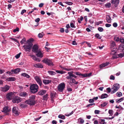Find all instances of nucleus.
Segmentation results:
<instances>
[{"mask_svg": "<svg viewBox=\"0 0 124 124\" xmlns=\"http://www.w3.org/2000/svg\"><path fill=\"white\" fill-rule=\"evenodd\" d=\"M34 39L31 38L26 42V43H25V45L23 46L25 51L29 52L30 51L33 45L32 43Z\"/></svg>", "mask_w": 124, "mask_h": 124, "instance_id": "obj_1", "label": "nucleus"}, {"mask_svg": "<svg viewBox=\"0 0 124 124\" xmlns=\"http://www.w3.org/2000/svg\"><path fill=\"white\" fill-rule=\"evenodd\" d=\"M30 98L29 99L25 101V103L31 105H34L35 103V96L34 95H32L30 97Z\"/></svg>", "mask_w": 124, "mask_h": 124, "instance_id": "obj_2", "label": "nucleus"}, {"mask_svg": "<svg viewBox=\"0 0 124 124\" xmlns=\"http://www.w3.org/2000/svg\"><path fill=\"white\" fill-rule=\"evenodd\" d=\"M39 86L37 84H33L30 86V90L31 93H35L38 91Z\"/></svg>", "mask_w": 124, "mask_h": 124, "instance_id": "obj_3", "label": "nucleus"}, {"mask_svg": "<svg viewBox=\"0 0 124 124\" xmlns=\"http://www.w3.org/2000/svg\"><path fill=\"white\" fill-rule=\"evenodd\" d=\"M119 84L116 83L114 84L111 88L112 90L111 93H113L116 92L119 89Z\"/></svg>", "mask_w": 124, "mask_h": 124, "instance_id": "obj_4", "label": "nucleus"}, {"mask_svg": "<svg viewBox=\"0 0 124 124\" xmlns=\"http://www.w3.org/2000/svg\"><path fill=\"white\" fill-rule=\"evenodd\" d=\"M65 85L64 83L60 84L58 86V90L60 92H62L65 88Z\"/></svg>", "mask_w": 124, "mask_h": 124, "instance_id": "obj_5", "label": "nucleus"}, {"mask_svg": "<svg viewBox=\"0 0 124 124\" xmlns=\"http://www.w3.org/2000/svg\"><path fill=\"white\" fill-rule=\"evenodd\" d=\"M42 62L49 66L53 65L52 62L49 59L47 58H45L42 61Z\"/></svg>", "mask_w": 124, "mask_h": 124, "instance_id": "obj_6", "label": "nucleus"}, {"mask_svg": "<svg viewBox=\"0 0 124 124\" xmlns=\"http://www.w3.org/2000/svg\"><path fill=\"white\" fill-rule=\"evenodd\" d=\"M12 112L15 116H17L19 114V109L18 108L14 107L12 109Z\"/></svg>", "mask_w": 124, "mask_h": 124, "instance_id": "obj_7", "label": "nucleus"}, {"mask_svg": "<svg viewBox=\"0 0 124 124\" xmlns=\"http://www.w3.org/2000/svg\"><path fill=\"white\" fill-rule=\"evenodd\" d=\"M34 78L37 83L41 86L42 84V81L40 78L38 76H36Z\"/></svg>", "mask_w": 124, "mask_h": 124, "instance_id": "obj_8", "label": "nucleus"}, {"mask_svg": "<svg viewBox=\"0 0 124 124\" xmlns=\"http://www.w3.org/2000/svg\"><path fill=\"white\" fill-rule=\"evenodd\" d=\"M22 99L18 96H16L12 100V102L14 103H18L21 101Z\"/></svg>", "mask_w": 124, "mask_h": 124, "instance_id": "obj_9", "label": "nucleus"}, {"mask_svg": "<svg viewBox=\"0 0 124 124\" xmlns=\"http://www.w3.org/2000/svg\"><path fill=\"white\" fill-rule=\"evenodd\" d=\"M9 87L7 85L4 87H1L0 88V90L3 92H6L9 89Z\"/></svg>", "mask_w": 124, "mask_h": 124, "instance_id": "obj_10", "label": "nucleus"}, {"mask_svg": "<svg viewBox=\"0 0 124 124\" xmlns=\"http://www.w3.org/2000/svg\"><path fill=\"white\" fill-rule=\"evenodd\" d=\"M36 53V54L37 56L40 58H42L43 57V52H42L40 50H39Z\"/></svg>", "mask_w": 124, "mask_h": 124, "instance_id": "obj_11", "label": "nucleus"}, {"mask_svg": "<svg viewBox=\"0 0 124 124\" xmlns=\"http://www.w3.org/2000/svg\"><path fill=\"white\" fill-rule=\"evenodd\" d=\"M39 50L38 46L36 45H34L33 47L32 51L34 53H36Z\"/></svg>", "mask_w": 124, "mask_h": 124, "instance_id": "obj_12", "label": "nucleus"}, {"mask_svg": "<svg viewBox=\"0 0 124 124\" xmlns=\"http://www.w3.org/2000/svg\"><path fill=\"white\" fill-rule=\"evenodd\" d=\"M10 110V108L8 106L5 107L3 108L2 111L5 113H7L9 112Z\"/></svg>", "mask_w": 124, "mask_h": 124, "instance_id": "obj_13", "label": "nucleus"}, {"mask_svg": "<svg viewBox=\"0 0 124 124\" xmlns=\"http://www.w3.org/2000/svg\"><path fill=\"white\" fill-rule=\"evenodd\" d=\"M19 95L21 97H26L28 96V94L26 92H23L19 93Z\"/></svg>", "mask_w": 124, "mask_h": 124, "instance_id": "obj_14", "label": "nucleus"}, {"mask_svg": "<svg viewBox=\"0 0 124 124\" xmlns=\"http://www.w3.org/2000/svg\"><path fill=\"white\" fill-rule=\"evenodd\" d=\"M78 83V82L76 81L74 78H72L70 81V85L73 84H77Z\"/></svg>", "mask_w": 124, "mask_h": 124, "instance_id": "obj_15", "label": "nucleus"}, {"mask_svg": "<svg viewBox=\"0 0 124 124\" xmlns=\"http://www.w3.org/2000/svg\"><path fill=\"white\" fill-rule=\"evenodd\" d=\"M109 64V63L108 62H107L101 64L100 65V68L101 69H102L104 67H105L108 65Z\"/></svg>", "mask_w": 124, "mask_h": 124, "instance_id": "obj_16", "label": "nucleus"}, {"mask_svg": "<svg viewBox=\"0 0 124 124\" xmlns=\"http://www.w3.org/2000/svg\"><path fill=\"white\" fill-rule=\"evenodd\" d=\"M46 92V90H42L38 92V94L39 95H43L45 94Z\"/></svg>", "mask_w": 124, "mask_h": 124, "instance_id": "obj_17", "label": "nucleus"}, {"mask_svg": "<svg viewBox=\"0 0 124 124\" xmlns=\"http://www.w3.org/2000/svg\"><path fill=\"white\" fill-rule=\"evenodd\" d=\"M119 2V0H112L111 3L112 4L118 5Z\"/></svg>", "mask_w": 124, "mask_h": 124, "instance_id": "obj_18", "label": "nucleus"}, {"mask_svg": "<svg viewBox=\"0 0 124 124\" xmlns=\"http://www.w3.org/2000/svg\"><path fill=\"white\" fill-rule=\"evenodd\" d=\"M111 51V54L113 55H115L117 52V49L116 48H114L112 49Z\"/></svg>", "mask_w": 124, "mask_h": 124, "instance_id": "obj_19", "label": "nucleus"}, {"mask_svg": "<svg viewBox=\"0 0 124 124\" xmlns=\"http://www.w3.org/2000/svg\"><path fill=\"white\" fill-rule=\"evenodd\" d=\"M20 71V69L18 68H17L15 70H11V72L15 74L18 73Z\"/></svg>", "mask_w": 124, "mask_h": 124, "instance_id": "obj_20", "label": "nucleus"}, {"mask_svg": "<svg viewBox=\"0 0 124 124\" xmlns=\"http://www.w3.org/2000/svg\"><path fill=\"white\" fill-rule=\"evenodd\" d=\"M107 22L109 23H110L111 22V19L109 15H107L106 17Z\"/></svg>", "mask_w": 124, "mask_h": 124, "instance_id": "obj_21", "label": "nucleus"}, {"mask_svg": "<svg viewBox=\"0 0 124 124\" xmlns=\"http://www.w3.org/2000/svg\"><path fill=\"white\" fill-rule=\"evenodd\" d=\"M34 66L38 68H42L43 67L42 65L39 63L34 64Z\"/></svg>", "mask_w": 124, "mask_h": 124, "instance_id": "obj_22", "label": "nucleus"}, {"mask_svg": "<svg viewBox=\"0 0 124 124\" xmlns=\"http://www.w3.org/2000/svg\"><path fill=\"white\" fill-rule=\"evenodd\" d=\"M15 78L14 77H11L7 79V80L8 81H14L15 80Z\"/></svg>", "mask_w": 124, "mask_h": 124, "instance_id": "obj_23", "label": "nucleus"}, {"mask_svg": "<svg viewBox=\"0 0 124 124\" xmlns=\"http://www.w3.org/2000/svg\"><path fill=\"white\" fill-rule=\"evenodd\" d=\"M13 95V93L12 92L8 93L7 95V98L8 99H10L11 98V97Z\"/></svg>", "mask_w": 124, "mask_h": 124, "instance_id": "obj_24", "label": "nucleus"}, {"mask_svg": "<svg viewBox=\"0 0 124 124\" xmlns=\"http://www.w3.org/2000/svg\"><path fill=\"white\" fill-rule=\"evenodd\" d=\"M51 81L49 80H44L43 81V83L45 84H48L50 83Z\"/></svg>", "mask_w": 124, "mask_h": 124, "instance_id": "obj_25", "label": "nucleus"}, {"mask_svg": "<svg viewBox=\"0 0 124 124\" xmlns=\"http://www.w3.org/2000/svg\"><path fill=\"white\" fill-rule=\"evenodd\" d=\"M21 75L22 76L26 77L27 78H29L30 77V76L29 75L25 73H22Z\"/></svg>", "mask_w": 124, "mask_h": 124, "instance_id": "obj_26", "label": "nucleus"}, {"mask_svg": "<svg viewBox=\"0 0 124 124\" xmlns=\"http://www.w3.org/2000/svg\"><path fill=\"white\" fill-rule=\"evenodd\" d=\"M108 95L106 93L103 94L101 96V99L106 98L108 97Z\"/></svg>", "mask_w": 124, "mask_h": 124, "instance_id": "obj_27", "label": "nucleus"}, {"mask_svg": "<svg viewBox=\"0 0 124 124\" xmlns=\"http://www.w3.org/2000/svg\"><path fill=\"white\" fill-rule=\"evenodd\" d=\"M124 98H122L119 99H117L116 100V101L117 103H119L122 101L124 100Z\"/></svg>", "mask_w": 124, "mask_h": 124, "instance_id": "obj_28", "label": "nucleus"}, {"mask_svg": "<svg viewBox=\"0 0 124 124\" xmlns=\"http://www.w3.org/2000/svg\"><path fill=\"white\" fill-rule=\"evenodd\" d=\"M58 117L62 119H65V116L61 114L59 115L58 116Z\"/></svg>", "mask_w": 124, "mask_h": 124, "instance_id": "obj_29", "label": "nucleus"}, {"mask_svg": "<svg viewBox=\"0 0 124 124\" xmlns=\"http://www.w3.org/2000/svg\"><path fill=\"white\" fill-rule=\"evenodd\" d=\"M78 121L80 123L82 124L84 123V121L82 118H80L78 119Z\"/></svg>", "mask_w": 124, "mask_h": 124, "instance_id": "obj_30", "label": "nucleus"}, {"mask_svg": "<svg viewBox=\"0 0 124 124\" xmlns=\"http://www.w3.org/2000/svg\"><path fill=\"white\" fill-rule=\"evenodd\" d=\"M91 75V74L90 73L89 74H81V75L80 76H81L83 77H85L87 76H89Z\"/></svg>", "mask_w": 124, "mask_h": 124, "instance_id": "obj_31", "label": "nucleus"}, {"mask_svg": "<svg viewBox=\"0 0 124 124\" xmlns=\"http://www.w3.org/2000/svg\"><path fill=\"white\" fill-rule=\"evenodd\" d=\"M48 72L51 75H54L55 74L54 72L51 70H49Z\"/></svg>", "mask_w": 124, "mask_h": 124, "instance_id": "obj_32", "label": "nucleus"}, {"mask_svg": "<svg viewBox=\"0 0 124 124\" xmlns=\"http://www.w3.org/2000/svg\"><path fill=\"white\" fill-rule=\"evenodd\" d=\"M116 46V44L115 42L113 41H111V48Z\"/></svg>", "mask_w": 124, "mask_h": 124, "instance_id": "obj_33", "label": "nucleus"}, {"mask_svg": "<svg viewBox=\"0 0 124 124\" xmlns=\"http://www.w3.org/2000/svg\"><path fill=\"white\" fill-rule=\"evenodd\" d=\"M100 124H106L107 123L105 122V120L104 119H101L100 121Z\"/></svg>", "mask_w": 124, "mask_h": 124, "instance_id": "obj_34", "label": "nucleus"}, {"mask_svg": "<svg viewBox=\"0 0 124 124\" xmlns=\"http://www.w3.org/2000/svg\"><path fill=\"white\" fill-rule=\"evenodd\" d=\"M116 95L118 97L121 96L122 95V93L120 92H118L116 93Z\"/></svg>", "mask_w": 124, "mask_h": 124, "instance_id": "obj_35", "label": "nucleus"}, {"mask_svg": "<svg viewBox=\"0 0 124 124\" xmlns=\"http://www.w3.org/2000/svg\"><path fill=\"white\" fill-rule=\"evenodd\" d=\"M113 110L112 109H109L108 111V113L111 116H112L113 115Z\"/></svg>", "mask_w": 124, "mask_h": 124, "instance_id": "obj_36", "label": "nucleus"}, {"mask_svg": "<svg viewBox=\"0 0 124 124\" xmlns=\"http://www.w3.org/2000/svg\"><path fill=\"white\" fill-rule=\"evenodd\" d=\"M44 35V34L43 32L39 33L38 35V37L39 38H41Z\"/></svg>", "mask_w": 124, "mask_h": 124, "instance_id": "obj_37", "label": "nucleus"}, {"mask_svg": "<svg viewBox=\"0 0 124 124\" xmlns=\"http://www.w3.org/2000/svg\"><path fill=\"white\" fill-rule=\"evenodd\" d=\"M108 104L107 102H104L101 104V106L102 107H104L106 106Z\"/></svg>", "mask_w": 124, "mask_h": 124, "instance_id": "obj_38", "label": "nucleus"}, {"mask_svg": "<svg viewBox=\"0 0 124 124\" xmlns=\"http://www.w3.org/2000/svg\"><path fill=\"white\" fill-rule=\"evenodd\" d=\"M55 71L57 73H58L62 74L65 73V72L64 71H62L57 70H56Z\"/></svg>", "mask_w": 124, "mask_h": 124, "instance_id": "obj_39", "label": "nucleus"}, {"mask_svg": "<svg viewBox=\"0 0 124 124\" xmlns=\"http://www.w3.org/2000/svg\"><path fill=\"white\" fill-rule=\"evenodd\" d=\"M95 36L99 39H101V37L100 36L99 34L98 33L96 34Z\"/></svg>", "mask_w": 124, "mask_h": 124, "instance_id": "obj_40", "label": "nucleus"}, {"mask_svg": "<svg viewBox=\"0 0 124 124\" xmlns=\"http://www.w3.org/2000/svg\"><path fill=\"white\" fill-rule=\"evenodd\" d=\"M114 39L117 42L119 41L120 40L119 37H115Z\"/></svg>", "mask_w": 124, "mask_h": 124, "instance_id": "obj_41", "label": "nucleus"}, {"mask_svg": "<svg viewBox=\"0 0 124 124\" xmlns=\"http://www.w3.org/2000/svg\"><path fill=\"white\" fill-rule=\"evenodd\" d=\"M73 72V71H70L68 72V74H69V75L70 76L72 77Z\"/></svg>", "mask_w": 124, "mask_h": 124, "instance_id": "obj_42", "label": "nucleus"}, {"mask_svg": "<svg viewBox=\"0 0 124 124\" xmlns=\"http://www.w3.org/2000/svg\"><path fill=\"white\" fill-rule=\"evenodd\" d=\"M70 26L72 28H75L76 26H75L74 23H70Z\"/></svg>", "mask_w": 124, "mask_h": 124, "instance_id": "obj_43", "label": "nucleus"}, {"mask_svg": "<svg viewBox=\"0 0 124 124\" xmlns=\"http://www.w3.org/2000/svg\"><path fill=\"white\" fill-rule=\"evenodd\" d=\"M83 18V17H81L80 18L78 19V22L79 23H81V21H82Z\"/></svg>", "mask_w": 124, "mask_h": 124, "instance_id": "obj_44", "label": "nucleus"}, {"mask_svg": "<svg viewBox=\"0 0 124 124\" xmlns=\"http://www.w3.org/2000/svg\"><path fill=\"white\" fill-rule=\"evenodd\" d=\"M106 7L107 8L110 7L111 6V4L110 3H107L105 5Z\"/></svg>", "mask_w": 124, "mask_h": 124, "instance_id": "obj_45", "label": "nucleus"}, {"mask_svg": "<svg viewBox=\"0 0 124 124\" xmlns=\"http://www.w3.org/2000/svg\"><path fill=\"white\" fill-rule=\"evenodd\" d=\"M47 95L46 94V95H44L43 96V99L44 100H46L47 99Z\"/></svg>", "mask_w": 124, "mask_h": 124, "instance_id": "obj_46", "label": "nucleus"}, {"mask_svg": "<svg viewBox=\"0 0 124 124\" xmlns=\"http://www.w3.org/2000/svg\"><path fill=\"white\" fill-rule=\"evenodd\" d=\"M98 30L100 32L103 31V29L102 27H99L98 28Z\"/></svg>", "mask_w": 124, "mask_h": 124, "instance_id": "obj_47", "label": "nucleus"}, {"mask_svg": "<svg viewBox=\"0 0 124 124\" xmlns=\"http://www.w3.org/2000/svg\"><path fill=\"white\" fill-rule=\"evenodd\" d=\"M21 54V53H19V54H17L16 56H15V57L16 59L18 58L20 56V55Z\"/></svg>", "mask_w": 124, "mask_h": 124, "instance_id": "obj_48", "label": "nucleus"}, {"mask_svg": "<svg viewBox=\"0 0 124 124\" xmlns=\"http://www.w3.org/2000/svg\"><path fill=\"white\" fill-rule=\"evenodd\" d=\"M31 56L33 57V59L35 61H37V59H38V58L36 57L35 56H33V55H32Z\"/></svg>", "mask_w": 124, "mask_h": 124, "instance_id": "obj_49", "label": "nucleus"}, {"mask_svg": "<svg viewBox=\"0 0 124 124\" xmlns=\"http://www.w3.org/2000/svg\"><path fill=\"white\" fill-rule=\"evenodd\" d=\"M19 31V28L18 27H17L16 29H14L13 30V31L14 32H16L17 31Z\"/></svg>", "mask_w": 124, "mask_h": 124, "instance_id": "obj_50", "label": "nucleus"}, {"mask_svg": "<svg viewBox=\"0 0 124 124\" xmlns=\"http://www.w3.org/2000/svg\"><path fill=\"white\" fill-rule=\"evenodd\" d=\"M50 95L52 98H54L55 96L54 93L52 92L51 93Z\"/></svg>", "mask_w": 124, "mask_h": 124, "instance_id": "obj_51", "label": "nucleus"}, {"mask_svg": "<svg viewBox=\"0 0 124 124\" xmlns=\"http://www.w3.org/2000/svg\"><path fill=\"white\" fill-rule=\"evenodd\" d=\"M100 111L99 110H95L94 111V113L95 114H99Z\"/></svg>", "mask_w": 124, "mask_h": 124, "instance_id": "obj_52", "label": "nucleus"}, {"mask_svg": "<svg viewBox=\"0 0 124 124\" xmlns=\"http://www.w3.org/2000/svg\"><path fill=\"white\" fill-rule=\"evenodd\" d=\"M89 103H93L94 102V100L93 99H90L89 100Z\"/></svg>", "mask_w": 124, "mask_h": 124, "instance_id": "obj_53", "label": "nucleus"}, {"mask_svg": "<svg viewBox=\"0 0 124 124\" xmlns=\"http://www.w3.org/2000/svg\"><path fill=\"white\" fill-rule=\"evenodd\" d=\"M25 38L23 39L22 40L20 41V43L22 44L23 43H24L25 42Z\"/></svg>", "mask_w": 124, "mask_h": 124, "instance_id": "obj_54", "label": "nucleus"}, {"mask_svg": "<svg viewBox=\"0 0 124 124\" xmlns=\"http://www.w3.org/2000/svg\"><path fill=\"white\" fill-rule=\"evenodd\" d=\"M74 74L75 75H78L79 76H80L81 75V74L79 72H76L74 73Z\"/></svg>", "mask_w": 124, "mask_h": 124, "instance_id": "obj_55", "label": "nucleus"}, {"mask_svg": "<svg viewBox=\"0 0 124 124\" xmlns=\"http://www.w3.org/2000/svg\"><path fill=\"white\" fill-rule=\"evenodd\" d=\"M62 69H64V70H66L68 71H70V70H72V69H68V68H62Z\"/></svg>", "mask_w": 124, "mask_h": 124, "instance_id": "obj_56", "label": "nucleus"}, {"mask_svg": "<svg viewBox=\"0 0 124 124\" xmlns=\"http://www.w3.org/2000/svg\"><path fill=\"white\" fill-rule=\"evenodd\" d=\"M10 39L12 40L13 41H15L17 43H19V42H18V41L16 39H14L12 38H10Z\"/></svg>", "mask_w": 124, "mask_h": 124, "instance_id": "obj_57", "label": "nucleus"}, {"mask_svg": "<svg viewBox=\"0 0 124 124\" xmlns=\"http://www.w3.org/2000/svg\"><path fill=\"white\" fill-rule=\"evenodd\" d=\"M111 26V24L108 23H106L105 24V26L106 27H110Z\"/></svg>", "mask_w": 124, "mask_h": 124, "instance_id": "obj_58", "label": "nucleus"}, {"mask_svg": "<svg viewBox=\"0 0 124 124\" xmlns=\"http://www.w3.org/2000/svg\"><path fill=\"white\" fill-rule=\"evenodd\" d=\"M117 24L116 23H114L113 24V26L115 27H116L117 26Z\"/></svg>", "mask_w": 124, "mask_h": 124, "instance_id": "obj_59", "label": "nucleus"}, {"mask_svg": "<svg viewBox=\"0 0 124 124\" xmlns=\"http://www.w3.org/2000/svg\"><path fill=\"white\" fill-rule=\"evenodd\" d=\"M26 12V10H25L23 9L22 10L21 12V15H23L24 13L25 12Z\"/></svg>", "mask_w": 124, "mask_h": 124, "instance_id": "obj_60", "label": "nucleus"}, {"mask_svg": "<svg viewBox=\"0 0 124 124\" xmlns=\"http://www.w3.org/2000/svg\"><path fill=\"white\" fill-rule=\"evenodd\" d=\"M110 79L114 80L115 78L114 76L113 75H111L110 77Z\"/></svg>", "mask_w": 124, "mask_h": 124, "instance_id": "obj_61", "label": "nucleus"}, {"mask_svg": "<svg viewBox=\"0 0 124 124\" xmlns=\"http://www.w3.org/2000/svg\"><path fill=\"white\" fill-rule=\"evenodd\" d=\"M120 42L121 43H124V39L123 38H122L120 39L119 40Z\"/></svg>", "mask_w": 124, "mask_h": 124, "instance_id": "obj_62", "label": "nucleus"}, {"mask_svg": "<svg viewBox=\"0 0 124 124\" xmlns=\"http://www.w3.org/2000/svg\"><path fill=\"white\" fill-rule=\"evenodd\" d=\"M124 56V54H118V56L120 57H123Z\"/></svg>", "mask_w": 124, "mask_h": 124, "instance_id": "obj_63", "label": "nucleus"}, {"mask_svg": "<svg viewBox=\"0 0 124 124\" xmlns=\"http://www.w3.org/2000/svg\"><path fill=\"white\" fill-rule=\"evenodd\" d=\"M52 123L53 124H56L57 122L55 120H54L52 121Z\"/></svg>", "mask_w": 124, "mask_h": 124, "instance_id": "obj_64", "label": "nucleus"}]
</instances>
